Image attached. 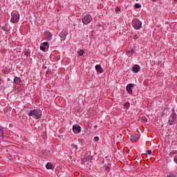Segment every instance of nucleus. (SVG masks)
Segmentation results:
<instances>
[{
	"label": "nucleus",
	"instance_id": "412c9836",
	"mask_svg": "<svg viewBox=\"0 0 177 177\" xmlns=\"http://www.w3.org/2000/svg\"><path fill=\"white\" fill-rule=\"evenodd\" d=\"M129 53H131V55H133L135 53V50L132 49L131 50H129Z\"/></svg>",
	"mask_w": 177,
	"mask_h": 177
},
{
	"label": "nucleus",
	"instance_id": "393cba45",
	"mask_svg": "<svg viewBox=\"0 0 177 177\" xmlns=\"http://www.w3.org/2000/svg\"><path fill=\"white\" fill-rule=\"evenodd\" d=\"M80 142H81V143H85V140L84 139H79Z\"/></svg>",
	"mask_w": 177,
	"mask_h": 177
},
{
	"label": "nucleus",
	"instance_id": "5701e85b",
	"mask_svg": "<svg viewBox=\"0 0 177 177\" xmlns=\"http://www.w3.org/2000/svg\"><path fill=\"white\" fill-rule=\"evenodd\" d=\"M43 46H49V44H48V42H44Z\"/></svg>",
	"mask_w": 177,
	"mask_h": 177
},
{
	"label": "nucleus",
	"instance_id": "a211bd4d",
	"mask_svg": "<svg viewBox=\"0 0 177 177\" xmlns=\"http://www.w3.org/2000/svg\"><path fill=\"white\" fill-rule=\"evenodd\" d=\"M130 106H131V104H129V102H125L124 104V107H125V109H129Z\"/></svg>",
	"mask_w": 177,
	"mask_h": 177
},
{
	"label": "nucleus",
	"instance_id": "f8f14e48",
	"mask_svg": "<svg viewBox=\"0 0 177 177\" xmlns=\"http://www.w3.org/2000/svg\"><path fill=\"white\" fill-rule=\"evenodd\" d=\"M45 36L48 41H52V33L50 32H46Z\"/></svg>",
	"mask_w": 177,
	"mask_h": 177
},
{
	"label": "nucleus",
	"instance_id": "7ed1b4c3",
	"mask_svg": "<svg viewBox=\"0 0 177 177\" xmlns=\"http://www.w3.org/2000/svg\"><path fill=\"white\" fill-rule=\"evenodd\" d=\"M132 26L135 30H140L142 28V22L138 19H134L132 21Z\"/></svg>",
	"mask_w": 177,
	"mask_h": 177
},
{
	"label": "nucleus",
	"instance_id": "1a4fd4ad",
	"mask_svg": "<svg viewBox=\"0 0 177 177\" xmlns=\"http://www.w3.org/2000/svg\"><path fill=\"white\" fill-rule=\"evenodd\" d=\"M131 71L136 73H139V71H140V66L138 64L134 65L131 69Z\"/></svg>",
	"mask_w": 177,
	"mask_h": 177
},
{
	"label": "nucleus",
	"instance_id": "b1692460",
	"mask_svg": "<svg viewBox=\"0 0 177 177\" xmlns=\"http://www.w3.org/2000/svg\"><path fill=\"white\" fill-rule=\"evenodd\" d=\"M115 10H116V12H120L121 8H120V7H117V8H115Z\"/></svg>",
	"mask_w": 177,
	"mask_h": 177
},
{
	"label": "nucleus",
	"instance_id": "a878e982",
	"mask_svg": "<svg viewBox=\"0 0 177 177\" xmlns=\"http://www.w3.org/2000/svg\"><path fill=\"white\" fill-rule=\"evenodd\" d=\"M174 162H176V164H177V156H174Z\"/></svg>",
	"mask_w": 177,
	"mask_h": 177
},
{
	"label": "nucleus",
	"instance_id": "c756f323",
	"mask_svg": "<svg viewBox=\"0 0 177 177\" xmlns=\"http://www.w3.org/2000/svg\"><path fill=\"white\" fill-rule=\"evenodd\" d=\"M174 1V2H177V0H173Z\"/></svg>",
	"mask_w": 177,
	"mask_h": 177
},
{
	"label": "nucleus",
	"instance_id": "20e7f679",
	"mask_svg": "<svg viewBox=\"0 0 177 177\" xmlns=\"http://www.w3.org/2000/svg\"><path fill=\"white\" fill-rule=\"evenodd\" d=\"M19 20H20V14L19 12H12L11 23H19Z\"/></svg>",
	"mask_w": 177,
	"mask_h": 177
},
{
	"label": "nucleus",
	"instance_id": "2eb2a0df",
	"mask_svg": "<svg viewBox=\"0 0 177 177\" xmlns=\"http://www.w3.org/2000/svg\"><path fill=\"white\" fill-rule=\"evenodd\" d=\"M85 54V50L80 49L77 50V55L78 56H84V55Z\"/></svg>",
	"mask_w": 177,
	"mask_h": 177
},
{
	"label": "nucleus",
	"instance_id": "f03ea898",
	"mask_svg": "<svg viewBox=\"0 0 177 177\" xmlns=\"http://www.w3.org/2000/svg\"><path fill=\"white\" fill-rule=\"evenodd\" d=\"M171 114L170 115L169 118L168 124L169 125H174V124H176V120H177V115L176 112H175V109H171Z\"/></svg>",
	"mask_w": 177,
	"mask_h": 177
},
{
	"label": "nucleus",
	"instance_id": "4468645a",
	"mask_svg": "<svg viewBox=\"0 0 177 177\" xmlns=\"http://www.w3.org/2000/svg\"><path fill=\"white\" fill-rule=\"evenodd\" d=\"M46 169H53V164L52 162H47L46 165Z\"/></svg>",
	"mask_w": 177,
	"mask_h": 177
},
{
	"label": "nucleus",
	"instance_id": "0eeeda50",
	"mask_svg": "<svg viewBox=\"0 0 177 177\" xmlns=\"http://www.w3.org/2000/svg\"><path fill=\"white\" fill-rule=\"evenodd\" d=\"M72 131L73 132H74V133H81V126L78 125V124H75L73 126L72 128Z\"/></svg>",
	"mask_w": 177,
	"mask_h": 177
},
{
	"label": "nucleus",
	"instance_id": "ddd939ff",
	"mask_svg": "<svg viewBox=\"0 0 177 177\" xmlns=\"http://www.w3.org/2000/svg\"><path fill=\"white\" fill-rule=\"evenodd\" d=\"M95 70L100 74H102V73H103V68H102V66L99 64L95 66Z\"/></svg>",
	"mask_w": 177,
	"mask_h": 177
},
{
	"label": "nucleus",
	"instance_id": "6e6552de",
	"mask_svg": "<svg viewBox=\"0 0 177 177\" xmlns=\"http://www.w3.org/2000/svg\"><path fill=\"white\" fill-rule=\"evenodd\" d=\"M91 160H93V156H87L84 158H82L81 161L82 164H85V162H88V161H91Z\"/></svg>",
	"mask_w": 177,
	"mask_h": 177
},
{
	"label": "nucleus",
	"instance_id": "f3484780",
	"mask_svg": "<svg viewBox=\"0 0 177 177\" xmlns=\"http://www.w3.org/2000/svg\"><path fill=\"white\" fill-rule=\"evenodd\" d=\"M130 139H131V140H132L133 142H135V141H136V140H139V138H138L136 136H131V137H130Z\"/></svg>",
	"mask_w": 177,
	"mask_h": 177
},
{
	"label": "nucleus",
	"instance_id": "aec40b11",
	"mask_svg": "<svg viewBox=\"0 0 177 177\" xmlns=\"http://www.w3.org/2000/svg\"><path fill=\"white\" fill-rule=\"evenodd\" d=\"M40 50H42L43 52H44V50H45V46H40Z\"/></svg>",
	"mask_w": 177,
	"mask_h": 177
},
{
	"label": "nucleus",
	"instance_id": "4be33fe9",
	"mask_svg": "<svg viewBox=\"0 0 177 177\" xmlns=\"http://www.w3.org/2000/svg\"><path fill=\"white\" fill-rule=\"evenodd\" d=\"M94 140H95V142H99V137L95 136V137L94 138Z\"/></svg>",
	"mask_w": 177,
	"mask_h": 177
},
{
	"label": "nucleus",
	"instance_id": "c85d7f7f",
	"mask_svg": "<svg viewBox=\"0 0 177 177\" xmlns=\"http://www.w3.org/2000/svg\"><path fill=\"white\" fill-rule=\"evenodd\" d=\"M75 149L77 150V149H78V147H77V145H74Z\"/></svg>",
	"mask_w": 177,
	"mask_h": 177
},
{
	"label": "nucleus",
	"instance_id": "9b49d317",
	"mask_svg": "<svg viewBox=\"0 0 177 177\" xmlns=\"http://www.w3.org/2000/svg\"><path fill=\"white\" fill-rule=\"evenodd\" d=\"M21 83V78L15 76L14 78V84H15L16 85H19Z\"/></svg>",
	"mask_w": 177,
	"mask_h": 177
},
{
	"label": "nucleus",
	"instance_id": "2f4dec72",
	"mask_svg": "<svg viewBox=\"0 0 177 177\" xmlns=\"http://www.w3.org/2000/svg\"><path fill=\"white\" fill-rule=\"evenodd\" d=\"M136 1H138V0H136Z\"/></svg>",
	"mask_w": 177,
	"mask_h": 177
},
{
	"label": "nucleus",
	"instance_id": "39448f33",
	"mask_svg": "<svg viewBox=\"0 0 177 177\" xmlns=\"http://www.w3.org/2000/svg\"><path fill=\"white\" fill-rule=\"evenodd\" d=\"M82 21L84 24H89L92 21V15L87 14L82 18Z\"/></svg>",
	"mask_w": 177,
	"mask_h": 177
},
{
	"label": "nucleus",
	"instance_id": "7c9ffc66",
	"mask_svg": "<svg viewBox=\"0 0 177 177\" xmlns=\"http://www.w3.org/2000/svg\"><path fill=\"white\" fill-rule=\"evenodd\" d=\"M153 2H154L156 0H151Z\"/></svg>",
	"mask_w": 177,
	"mask_h": 177
},
{
	"label": "nucleus",
	"instance_id": "dca6fc26",
	"mask_svg": "<svg viewBox=\"0 0 177 177\" xmlns=\"http://www.w3.org/2000/svg\"><path fill=\"white\" fill-rule=\"evenodd\" d=\"M0 138H2V139H5L3 129H2V128H0Z\"/></svg>",
	"mask_w": 177,
	"mask_h": 177
},
{
	"label": "nucleus",
	"instance_id": "f257e3e1",
	"mask_svg": "<svg viewBox=\"0 0 177 177\" xmlns=\"http://www.w3.org/2000/svg\"><path fill=\"white\" fill-rule=\"evenodd\" d=\"M28 115H29V117H32L35 120H39L42 115V113L38 109H32L29 111Z\"/></svg>",
	"mask_w": 177,
	"mask_h": 177
},
{
	"label": "nucleus",
	"instance_id": "423d86ee",
	"mask_svg": "<svg viewBox=\"0 0 177 177\" xmlns=\"http://www.w3.org/2000/svg\"><path fill=\"white\" fill-rule=\"evenodd\" d=\"M135 88V86H133V84H129L126 86V91L129 95H133V88Z\"/></svg>",
	"mask_w": 177,
	"mask_h": 177
},
{
	"label": "nucleus",
	"instance_id": "9d476101",
	"mask_svg": "<svg viewBox=\"0 0 177 177\" xmlns=\"http://www.w3.org/2000/svg\"><path fill=\"white\" fill-rule=\"evenodd\" d=\"M59 37L61 38V41H65L66 37H67V34L66 33V32L62 31L59 33Z\"/></svg>",
	"mask_w": 177,
	"mask_h": 177
},
{
	"label": "nucleus",
	"instance_id": "6ab92c4d",
	"mask_svg": "<svg viewBox=\"0 0 177 177\" xmlns=\"http://www.w3.org/2000/svg\"><path fill=\"white\" fill-rule=\"evenodd\" d=\"M135 8H136V9H139V8H142V6H140V4H139V3H136L135 5Z\"/></svg>",
	"mask_w": 177,
	"mask_h": 177
},
{
	"label": "nucleus",
	"instance_id": "cd10ccee",
	"mask_svg": "<svg viewBox=\"0 0 177 177\" xmlns=\"http://www.w3.org/2000/svg\"><path fill=\"white\" fill-rule=\"evenodd\" d=\"M147 154H149V156H150V154H151V150H148L147 151Z\"/></svg>",
	"mask_w": 177,
	"mask_h": 177
},
{
	"label": "nucleus",
	"instance_id": "bb28decb",
	"mask_svg": "<svg viewBox=\"0 0 177 177\" xmlns=\"http://www.w3.org/2000/svg\"><path fill=\"white\" fill-rule=\"evenodd\" d=\"M30 53L28 51L25 52V56H29Z\"/></svg>",
	"mask_w": 177,
	"mask_h": 177
}]
</instances>
